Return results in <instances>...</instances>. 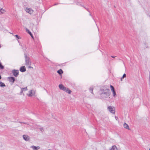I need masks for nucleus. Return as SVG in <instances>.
I'll return each mask as SVG.
<instances>
[{"label":"nucleus","mask_w":150,"mask_h":150,"mask_svg":"<svg viewBox=\"0 0 150 150\" xmlns=\"http://www.w3.org/2000/svg\"><path fill=\"white\" fill-rule=\"evenodd\" d=\"M100 91L102 92L100 96L103 99H105L109 97L110 94L109 89L104 86L100 89Z\"/></svg>","instance_id":"1"},{"label":"nucleus","mask_w":150,"mask_h":150,"mask_svg":"<svg viewBox=\"0 0 150 150\" xmlns=\"http://www.w3.org/2000/svg\"><path fill=\"white\" fill-rule=\"evenodd\" d=\"M25 58V65L26 66L31 65V62L30 57L28 56L25 53L24 54Z\"/></svg>","instance_id":"2"},{"label":"nucleus","mask_w":150,"mask_h":150,"mask_svg":"<svg viewBox=\"0 0 150 150\" xmlns=\"http://www.w3.org/2000/svg\"><path fill=\"white\" fill-rule=\"evenodd\" d=\"M108 109L111 113H115V109L114 108H112L111 106H109L108 108Z\"/></svg>","instance_id":"3"},{"label":"nucleus","mask_w":150,"mask_h":150,"mask_svg":"<svg viewBox=\"0 0 150 150\" xmlns=\"http://www.w3.org/2000/svg\"><path fill=\"white\" fill-rule=\"evenodd\" d=\"M12 73L15 76L17 77L19 74V71L18 70L14 69L12 71Z\"/></svg>","instance_id":"4"},{"label":"nucleus","mask_w":150,"mask_h":150,"mask_svg":"<svg viewBox=\"0 0 150 150\" xmlns=\"http://www.w3.org/2000/svg\"><path fill=\"white\" fill-rule=\"evenodd\" d=\"M59 87L60 89L64 91H66V89L67 88L66 87H65L62 84H59Z\"/></svg>","instance_id":"5"},{"label":"nucleus","mask_w":150,"mask_h":150,"mask_svg":"<svg viewBox=\"0 0 150 150\" xmlns=\"http://www.w3.org/2000/svg\"><path fill=\"white\" fill-rule=\"evenodd\" d=\"M23 138L26 141H28L30 139V137L27 135H23Z\"/></svg>","instance_id":"6"},{"label":"nucleus","mask_w":150,"mask_h":150,"mask_svg":"<svg viewBox=\"0 0 150 150\" xmlns=\"http://www.w3.org/2000/svg\"><path fill=\"white\" fill-rule=\"evenodd\" d=\"M8 79L10 82H12V83H13L15 81V78L13 77H10L8 78Z\"/></svg>","instance_id":"7"},{"label":"nucleus","mask_w":150,"mask_h":150,"mask_svg":"<svg viewBox=\"0 0 150 150\" xmlns=\"http://www.w3.org/2000/svg\"><path fill=\"white\" fill-rule=\"evenodd\" d=\"M26 69L24 66H22L20 69V71L22 72H24L26 71Z\"/></svg>","instance_id":"8"},{"label":"nucleus","mask_w":150,"mask_h":150,"mask_svg":"<svg viewBox=\"0 0 150 150\" xmlns=\"http://www.w3.org/2000/svg\"><path fill=\"white\" fill-rule=\"evenodd\" d=\"M123 127L127 129H128V130H130V129L129 128V125L127 124L126 123H124V124H123Z\"/></svg>","instance_id":"9"},{"label":"nucleus","mask_w":150,"mask_h":150,"mask_svg":"<svg viewBox=\"0 0 150 150\" xmlns=\"http://www.w3.org/2000/svg\"><path fill=\"white\" fill-rule=\"evenodd\" d=\"M31 147L33 149V150H38V149H39L40 148V147L39 146H31Z\"/></svg>","instance_id":"10"},{"label":"nucleus","mask_w":150,"mask_h":150,"mask_svg":"<svg viewBox=\"0 0 150 150\" xmlns=\"http://www.w3.org/2000/svg\"><path fill=\"white\" fill-rule=\"evenodd\" d=\"M110 150H117V147L115 145H114L112 146V147L110 149Z\"/></svg>","instance_id":"11"},{"label":"nucleus","mask_w":150,"mask_h":150,"mask_svg":"<svg viewBox=\"0 0 150 150\" xmlns=\"http://www.w3.org/2000/svg\"><path fill=\"white\" fill-rule=\"evenodd\" d=\"M5 12V11L3 8L0 7V14L4 13Z\"/></svg>","instance_id":"12"},{"label":"nucleus","mask_w":150,"mask_h":150,"mask_svg":"<svg viewBox=\"0 0 150 150\" xmlns=\"http://www.w3.org/2000/svg\"><path fill=\"white\" fill-rule=\"evenodd\" d=\"M26 31L28 33L30 34V35L33 38V35L32 34V33H31L29 31V30L28 29H26Z\"/></svg>","instance_id":"13"},{"label":"nucleus","mask_w":150,"mask_h":150,"mask_svg":"<svg viewBox=\"0 0 150 150\" xmlns=\"http://www.w3.org/2000/svg\"><path fill=\"white\" fill-rule=\"evenodd\" d=\"M66 91L67 93L69 94H70L71 92V91L68 88H66V91Z\"/></svg>","instance_id":"14"},{"label":"nucleus","mask_w":150,"mask_h":150,"mask_svg":"<svg viewBox=\"0 0 150 150\" xmlns=\"http://www.w3.org/2000/svg\"><path fill=\"white\" fill-rule=\"evenodd\" d=\"M57 72L60 75H61L63 73V71L62 69H60L57 71Z\"/></svg>","instance_id":"15"},{"label":"nucleus","mask_w":150,"mask_h":150,"mask_svg":"<svg viewBox=\"0 0 150 150\" xmlns=\"http://www.w3.org/2000/svg\"><path fill=\"white\" fill-rule=\"evenodd\" d=\"M0 86L1 87H4L6 86L5 85L4 83H3L2 82H0Z\"/></svg>","instance_id":"16"},{"label":"nucleus","mask_w":150,"mask_h":150,"mask_svg":"<svg viewBox=\"0 0 150 150\" xmlns=\"http://www.w3.org/2000/svg\"><path fill=\"white\" fill-rule=\"evenodd\" d=\"M32 90L29 91V94L28 95V96H32L33 95V94L32 93Z\"/></svg>","instance_id":"17"},{"label":"nucleus","mask_w":150,"mask_h":150,"mask_svg":"<svg viewBox=\"0 0 150 150\" xmlns=\"http://www.w3.org/2000/svg\"><path fill=\"white\" fill-rule=\"evenodd\" d=\"M93 88L92 87H90L89 88V91L92 94H93Z\"/></svg>","instance_id":"18"},{"label":"nucleus","mask_w":150,"mask_h":150,"mask_svg":"<svg viewBox=\"0 0 150 150\" xmlns=\"http://www.w3.org/2000/svg\"><path fill=\"white\" fill-rule=\"evenodd\" d=\"M110 87L111 89V90L112 91H113L114 90H115L114 87L111 85H110Z\"/></svg>","instance_id":"19"},{"label":"nucleus","mask_w":150,"mask_h":150,"mask_svg":"<svg viewBox=\"0 0 150 150\" xmlns=\"http://www.w3.org/2000/svg\"><path fill=\"white\" fill-rule=\"evenodd\" d=\"M21 89H23V91H27L28 90V89L27 88V87H25V88H21Z\"/></svg>","instance_id":"20"},{"label":"nucleus","mask_w":150,"mask_h":150,"mask_svg":"<svg viewBox=\"0 0 150 150\" xmlns=\"http://www.w3.org/2000/svg\"><path fill=\"white\" fill-rule=\"evenodd\" d=\"M112 91L113 93V96H115L116 95V93L115 91L114 90L113 91Z\"/></svg>","instance_id":"21"},{"label":"nucleus","mask_w":150,"mask_h":150,"mask_svg":"<svg viewBox=\"0 0 150 150\" xmlns=\"http://www.w3.org/2000/svg\"><path fill=\"white\" fill-rule=\"evenodd\" d=\"M15 36L18 39H20L21 38L20 37L18 36V35H15Z\"/></svg>","instance_id":"22"},{"label":"nucleus","mask_w":150,"mask_h":150,"mask_svg":"<svg viewBox=\"0 0 150 150\" xmlns=\"http://www.w3.org/2000/svg\"><path fill=\"white\" fill-rule=\"evenodd\" d=\"M126 77V74H124L122 76V78Z\"/></svg>","instance_id":"23"},{"label":"nucleus","mask_w":150,"mask_h":150,"mask_svg":"<svg viewBox=\"0 0 150 150\" xmlns=\"http://www.w3.org/2000/svg\"><path fill=\"white\" fill-rule=\"evenodd\" d=\"M26 11L27 12H29V9H26Z\"/></svg>","instance_id":"24"},{"label":"nucleus","mask_w":150,"mask_h":150,"mask_svg":"<svg viewBox=\"0 0 150 150\" xmlns=\"http://www.w3.org/2000/svg\"><path fill=\"white\" fill-rule=\"evenodd\" d=\"M28 68H33V67L30 66V65H28Z\"/></svg>","instance_id":"25"},{"label":"nucleus","mask_w":150,"mask_h":150,"mask_svg":"<svg viewBox=\"0 0 150 150\" xmlns=\"http://www.w3.org/2000/svg\"><path fill=\"white\" fill-rule=\"evenodd\" d=\"M23 92V89H21V92H20L21 94Z\"/></svg>","instance_id":"26"},{"label":"nucleus","mask_w":150,"mask_h":150,"mask_svg":"<svg viewBox=\"0 0 150 150\" xmlns=\"http://www.w3.org/2000/svg\"><path fill=\"white\" fill-rule=\"evenodd\" d=\"M84 8H85V9H86V10L88 11L89 12H90L88 10V8H85V7H84Z\"/></svg>","instance_id":"27"},{"label":"nucleus","mask_w":150,"mask_h":150,"mask_svg":"<svg viewBox=\"0 0 150 150\" xmlns=\"http://www.w3.org/2000/svg\"><path fill=\"white\" fill-rule=\"evenodd\" d=\"M149 82H150V71H149Z\"/></svg>","instance_id":"28"},{"label":"nucleus","mask_w":150,"mask_h":150,"mask_svg":"<svg viewBox=\"0 0 150 150\" xmlns=\"http://www.w3.org/2000/svg\"><path fill=\"white\" fill-rule=\"evenodd\" d=\"M111 57H112V58H115V57H114V56H111Z\"/></svg>","instance_id":"29"},{"label":"nucleus","mask_w":150,"mask_h":150,"mask_svg":"<svg viewBox=\"0 0 150 150\" xmlns=\"http://www.w3.org/2000/svg\"><path fill=\"white\" fill-rule=\"evenodd\" d=\"M124 78H122V77L121 78V81H122V79H123Z\"/></svg>","instance_id":"30"},{"label":"nucleus","mask_w":150,"mask_h":150,"mask_svg":"<svg viewBox=\"0 0 150 150\" xmlns=\"http://www.w3.org/2000/svg\"><path fill=\"white\" fill-rule=\"evenodd\" d=\"M124 78H122V77L121 78V81H122V79H123Z\"/></svg>","instance_id":"31"},{"label":"nucleus","mask_w":150,"mask_h":150,"mask_svg":"<svg viewBox=\"0 0 150 150\" xmlns=\"http://www.w3.org/2000/svg\"><path fill=\"white\" fill-rule=\"evenodd\" d=\"M57 4H54V5H57Z\"/></svg>","instance_id":"32"},{"label":"nucleus","mask_w":150,"mask_h":150,"mask_svg":"<svg viewBox=\"0 0 150 150\" xmlns=\"http://www.w3.org/2000/svg\"><path fill=\"white\" fill-rule=\"evenodd\" d=\"M89 15L91 16V14L90 13L89 14Z\"/></svg>","instance_id":"33"},{"label":"nucleus","mask_w":150,"mask_h":150,"mask_svg":"<svg viewBox=\"0 0 150 150\" xmlns=\"http://www.w3.org/2000/svg\"><path fill=\"white\" fill-rule=\"evenodd\" d=\"M23 123H24V124H25V123H24V122H23Z\"/></svg>","instance_id":"34"},{"label":"nucleus","mask_w":150,"mask_h":150,"mask_svg":"<svg viewBox=\"0 0 150 150\" xmlns=\"http://www.w3.org/2000/svg\"><path fill=\"white\" fill-rule=\"evenodd\" d=\"M149 150H150V148L149 149Z\"/></svg>","instance_id":"35"},{"label":"nucleus","mask_w":150,"mask_h":150,"mask_svg":"<svg viewBox=\"0 0 150 150\" xmlns=\"http://www.w3.org/2000/svg\"><path fill=\"white\" fill-rule=\"evenodd\" d=\"M48 150H50V149H49Z\"/></svg>","instance_id":"36"}]
</instances>
